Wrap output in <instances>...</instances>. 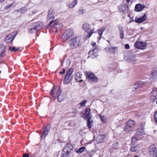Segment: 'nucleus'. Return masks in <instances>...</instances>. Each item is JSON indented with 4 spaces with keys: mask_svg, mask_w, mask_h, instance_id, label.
I'll return each mask as SVG.
<instances>
[{
    "mask_svg": "<svg viewBox=\"0 0 157 157\" xmlns=\"http://www.w3.org/2000/svg\"><path fill=\"white\" fill-rule=\"evenodd\" d=\"M91 110L90 108H88L85 110V113L84 114V117L82 116L84 119L86 120L87 126L89 128H92L91 123H93V120L92 119V116L90 113Z\"/></svg>",
    "mask_w": 157,
    "mask_h": 157,
    "instance_id": "obj_1",
    "label": "nucleus"
},
{
    "mask_svg": "<svg viewBox=\"0 0 157 157\" xmlns=\"http://www.w3.org/2000/svg\"><path fill=\"white\" fill-rule=\"evenodd\" d=\"M73 71V68H70L67 71L63 80V83L64 84H68L71 81L72 79L71 75Z\"/></svg>",
    "mask_w": 157,
    "mask_h": 157,
    "instance_id": "obj_2",
    "label": "nucleus"
},
{
    "mask_svg": "<svg viewBox=\"0 0 157 157\" xmlns=\"http://www.w3.org/2000/svg\"><path fill=\"white\" fill-rule=\"evenodd\" d=\"M43 27V24H39L37 22L33 24L30 27L29 30V33H33L36 32L37 31L40 30Z\"/></svg>",
    "mask_w": 157,
    "mask_h": 157,
    "instance_id": "obj_3",
    "label": "nucleus"
},
{
    "mask_svg": "<svg viewBox=\"0 0 157 157\" xmlns=\"http://www.w3.org/2000/svg\"><path fill=\"white\" fill-rule=\"evenodd\" d=\"M80 41V38L79 36H75L71 39L69 41L70 46L71 49H74L79 46Z\"/></svg>",
    "mask_w": 157,
    "mask_h": 157,
    "instance_id": "obj_4",
    "label": "nucleus"
},
{
    "mask_svg": "<svg viewBox=\"0 0 157 157\" xmlns=\"http://www.w3.org/2000/svg\"><path fill=\"white\" fill-rule=\"evenodd\" d=\"M82 28L88 34L86 36V38H90L94 32L93 30L91 29L90 25L87 23H84L82 25Z\"/></svg>",
    "mask_w": 157,
    "mask_h": 157,
    "instance_id": "obj_5",
    "label": "nucleus"
},
{
    "mask_svg": "<svg viewBox=\"0 0 157 157\" xmlns=\"http://www.w3.org/2000/svg\"><path fill=\"white\" fill-rule=\"evenodd\" d=\"M74 33V31L71 29H68L64 32L62 36V39L64 41L67 40Z\"/></svg>",
    "mask_w": 157,
    "mask_h": 157,
    "instance_id": "obj_6",
    "label": "nucleus"
},
{
    "mask_svg": "<svg viewBox=\"0 0 157 157\" xmlns=\"http://www.w3.org/2000/svg\"><path fill=\"white\" fill-rule=\"evenodd\" d=\"M17 33V31L12 32L8 34L6 36L5 41L7 43H9L13 41Z\"/></svg>",
    "mask_w": 157,
    "mask_h": 157,
    "instance_id": "obj_7",
    "label": "nucleus"
},
{
    "mask_svg": "<svg viewBox=\"0 0 157 157\" xmlns=\"http://www.w3.org/2000/svg\"><path fill=\"white\" fill-rule=\"evenodd\" d=\"M51 126L50 124H47L46 125H44L42 129L43 131L41 136V138H44L48 134L51 129Z\"/></svg>",
    "mask_w": 157,
    "mask_h": 157,
    "instance_id": "obj_8",
    "label": "nucleus"
},
{
    "mask_svg": "<svg viewBox=\"0 0 157 157\" xmlns=\"http://www.w3.org/2000/svg\"><path fill=\"white\" fill-rule=\"evenodd\" d=\"M134 47L138 49L144 50L146 48V43L145 42L137 41L134 44Z\"/></svg>",
    "mask_w": 157,
    "mask_h": 157,
    "instance_id": "obj_9",
    "label": "nucleus"
},
{
    "mask_svg": "<svg viewBox=\"0 0 157 157\" xmlns=\"http://www.w3.org/2000/svg\"><path fill=\"white\" fill-rule=\"evenodd\" d=\"M88 54L90 56L88 57V58H90L92 59H94L96 58L98 56V50L97 48H94L92 50H90Z\"/></svg>",
    "mask_w": 157,
    "mask_h": 157,
    "instance_id": "obj_10",
    "label": "nucleus"
},
{
    "mask_svg": "<svg viewBox=\"0 0 157 157\" xmlns=\"http://www.w3.org/2000/svg\"><path fill=\"white\" fill-rule=\"evenodd\" d=\"M149 155L152 156V157H157V150L154 145H152L149 148Z\"/></svg>",
    "mask_w": 157,
    "mask_h": 157,
    "instance_id": "obj_11",
    "label": "nucleus"
},
{
    "mask_svg": "<svg viewBox=\"0 0 157 157\" xmlns=\"http://www.w3.org/2000/svg\"><path fill=\"white\" fill-rule=\"evenodd\" d=\"M135 125V121L132 120H130L126 123L124 129V130H126L131 129L134 127Z\"/></svg>",
    "mask_w": 157,
    "mask_h": 157,
    "instance_id": "obj_12",
    "label": "nucleus"
},
{
    "mask_svg": "<svg viewBox=\"0 0 157 157\" xmlns=\"http://www.w3.org/2000/svg\"><path fill=\"white\" fill-rule=\"evenodd\" d=\"M128 5L124 3L121 4L119 6V10L120 13H127L128 12Z\"/></svg>",
    "mask_w": 157,
    "mask_h": 157,
    "instance_id": "obj_13",
    "label": "nucleus"
},
{
    "mask_svg": "<svg viewBox=\"0 0 157 157\" xmlns=\"http://www.w3.org/2000/svg\"><path fill=\"white\" fill-rule=\"evenodd\" d=\"M86 77L91 81L96 82L98 81V78L93 72H90L87 73L86 75Z\"/></svg>",
    "mask_w": 157,
    "mask_h": 157,
    "instance_id": "obj_14",
    "label": "nucleus"
},
{
    "mask_svg": "<svg viewBox=\"0 0 157 157\" xmlns=\"http://www.w3.org/2000/svg\"><path fill=\"white\" fill-rule=\"evenodd\" d=\"M61 66H63L67 69L70 66L71 61L68 59H64L63 60L61 61Z\"/></svg>",
    "mask_w": 157,
    "mask_h": 157,
    "instance_id": "obj_15",
    "label": "nucleus"
},
{
    "mask_svg": "<svg viewBox=\"0 0 157 157\" xmlns=\"http://www.w3.org/2000/svg\"><path fill=\"white\" fill-rule=\"evenodd\" d=\"M151 75L150 80L151 82L155 81L157 77V67L151 71Z\"/></svg>",
    "mask_w": 157,
    "mask_h": 157,
    "instance_id": "obj_16",
    "label": "nucleus"
},
{
    "mask_svg": "<svg viewBox=\"0 0 157 157\" xmlns=\"http://www.w3.org/2000/svg\"><path fill=\"white\" fill-rule=\"evenodd\" d=\"M147 18V16L146 14H144L141 17H136L134 21L137 23L140 24L145 21L146 20Z\"/></svg>",
    "mask_w": 157,
    "mask_h": 157,
    "instance_id": "obj_17",
    "label": "nucleus"
},
{
    "mask_svg": "<svg viewBox=\"0 0 157 157\" xmlns=\"http://www.w3.org/2000/svg\"><path fill=\"white\" fill-rule=\"evenodd\" d=\"M106 140V136L104 134L100 135L97 137V143H101L104 142Z\"/></svg>",
    "mask_w": 157,
    "mask_h": 157,
    "instance_id": "obj_18",
    "label": "nucleus"
},
{
    "mask_svg": "<svg viewBox=\"0 0 157 157\" xmlns=\"http://www.w3.org/2000/svg\"><path fill=\"white\" fill-rule=\"evenodd\" d=\"M145 7L144 5L138 3L136 4L135 6L134 10L136 12H140Z\"/></svg>",
    "mask_w": 157,
    "mask_h": 157,
    "instance_id": "obj_19",
    "label": "nucleus"
},
{
    "mask_svg": "<svg viewBox=\"0 0 157 157\" xmlns=\"http://www.w3.org/2000/svg\"><path fill=\"white\" fill-rule=\"evenodd\" d=\"M59 90L56 92V95L57 96V99L59 101H62L64 99V96L61 94L62 91H59L60 88L58 87Z\"/></svg>",
    "mask_w": 157,
    "mask_h": 157,
    "instance_id": "obj_20",
    "label": "nucleus"
},
{
    "mask_svg": "<svg viewBox=\"0 0 157 157\" xmlns=\"http://www.w3.org/2000/svg\"><path fill=\"white\" fill-rule=\"evenodd\" d=\"M54 11L53 9L51 8L48 11V13L47 16V19L48 20H50L52 18L53 19H54Z\"/></svg>",
    "mask_w": 157,
    "mask_h": 157,
    "instance_id": "obj_21",
    "label": "nucleus"
},
{
    "mask_svg": "<svg viewBox=\"0 0 157 157\" xmlns=\"http://www.w3.org/2000/svg\"><path fill=\"white\" fill-rule=\"evenodd\" d=\"M58 23H59V22L57 20H56L53 21V20H52L49 22V23L47 25L48 27L52 28V29H53L56 26V25Z\"/></svg>",
    "mask_w": 157,
    "mask_h": 157,
    "instance_id": "obj_22",
    "label": "nucleus"
},
{
    "mask_svg": "<svg viewBox=\"0 0 157 157\" xmlns=\"http://www.w3.org/2000/svg\"><path fill=\"white\" fill-rule=\"evenodd\" d=\"M70 151L67 150H64V149L62 150L61 157H70L71 155L70 154Z\"/></svg>",
    "mask_w": 157,
    "mask_h": 157,
    "instance_id": "obj_23",
    "label": "nucleus"
},
{
    "mask_svg": "<svg viewBox=\"0 0 157 157\" xmlns=\"http://www.w3.org/2000/svg\"><path fill=\"white\" fill-rule=\"evenodd\" d=\"M6 46L3 44H1V58L4 57L6 54H4L5 51Z\"/></svg>",
    "mask_w": 157,
    "mask_h": 157,
    "instance_id": "obj_24",
    "label": "nucleus"
},
{
    "mask_svg": "<svg viewBox=\"0 0 157 157\" xmlns=\"http://www.w3.org/2000/svg\"><path fill=\"white\" fill-rule=\"evenodd\" d=\"M136 136H142L145 134L144 129L142 128H139L136 130Z\"/></svg>",
    "mask_w": 157,
    "mask_h": 157,
    "instance_id": "obj_25",
    "label": "nucleus"
},
{
    "mask_svg": "<svg viewBox=\"0 0 157 157\" xmlns=\"http://www.w3.org/2000/svg\"><path fill=\"white\" fill-rule=\"evenodd\" d=\"M82 75L79 72L76 73L75 75V79L77 82H81L83 81L82 79L79 80L82 78Z\"/></svg>",
    "mask_w": 157,
    "mask_h": 157,
    "instance_id": "obj_26",
    "label": "nucleus"
},
{
    "mask_svg": "<svg viewBox=\"0 0 157 157\" xmlns=\"http://www.w3.org/2000/svg\"><path fill=\"white\" fill-rule=\"evenodd\" d=\"M63 27V24L61 23H58L56 25L53 30L55 32H58L60 31Z\"/></svg>",
    "mask_w": 157,
    "mask_h": 157,
    "instance_id": "obj_27",
    "label": "nucleus"
},
{
    "mask_svg": "<svg viewBox=\"0 0 157 157\" xmlns=\"http://www.w3.org/2000/svg\"><path fill=\"white\" fill-rule=\"evenodd\" d=\"M140 145L136 144L133 145L131 147V151L132 152H135L138 150L140 148Z\"/></svg>",
    "mask_w": 157,
    "mask_h": 157,
    "instance_id": "obj_28",
    "label": "nucleus"
},
{
    "mask_svg": "<svg viewBox=\"0 0 157 157\" xmlns=\"http://www.w3.org/2000/svg\"><path fill=\"white\" fill-rule=\"evenodd\" d=\"M73 148L72 145L71 144L68 143L65 146L63 149L64 150H67L70 151L72 150Z\"/></svg>",
    "mask_w": 157,
    "mask_h": 157,
    "instance_id": "obj_29",
    "label": "nucleus"
},
{
    "mask_svg": "<svg viewBox=\"0 0 157 157\" xmlns=\"http://www.w3.org/2000/svg\"><path fill=\"white\" fill-rule=\"evenodd\" d=\"M106 29L105 27H103L101 29H99L98 30V33L99 35V39L100 40L101 38L103 32Z\"/></svg>",
    "mask_w": 157,
    "mask_h": 157,
    "instance_id": "obj_30",
    "label": "nucleus"
},
{
    "mask_svg": "<svg viewBox=\"0 0 157 157\" xmlns=\"http://www.w3.org/2000/svg\"><path fill=\"white\" fill-rule=\"evenodd\" d=\"M116 47H106L105 49L107 51H109L111 54H112L115 52V49L117 48Z\"/></svg>",
    "mask_w": 157,
    "mask_h": 157,
    "instance_id": "obj_31",
    "label": "nucleus"
},
{
    "mask_svg": "<svg viewBox=\"0 0 157 157\" xmlns=\"http://www.w3.org/2000/svg\"><path fill=\"white\" fill-rule=\"evenodd\" d=\"M85 147L84 146H83L79 148L78 150L75 149V151L78 154L82 152L85 150Z\"/></svg>",
    "mask_w": 157,
    "mask_h": 157,
    "instance_id": "obj_32",
    "label": "nucleus"
},
{
    "mask_svg": "<svg viewBox=\"0 0 157 157\" xmlns=\"http://www.w3.org/2000/svg\"><path fill=\"white\" fill-rule=\"evenodd\" d=\"M135 85H136V87L137 89L140 88L142 86L143 82L141 81L136 82Z\"/></svg>",
    "mask_w": 157,
    "mask_h": 157,
    "instance_id": "obj_33",
    "label": "nucleus"
},
{
    "mask_svg": "<svg viewBox=\"0 0 157 157\" xmlns=\"http://www.w3.org/2000/svg\"><path fill=\"white\" fill-rule=\"evenodd\" d=\"M58 87H59L58 86H54L53 87L50 92V94L52 95H53L54 94V91H56V92L57 91H56V90H59Z\"/></svg>",
    "mask_w": 157,
    "mask_h": 157,
    "instance_id": "obj_34",
    "label": "nucleus"
},
{
    "mask_svg": "<svg viewBox=\"0 0 157 157\" xmlns=\"http://www.w3.org/2000/svg\"><path fill=\"white\" fill-rule=\"evenodd\" d=\"M77 3L76 2L73 1L71 3L68 4L67 6L68 8H72L75 7L77 4Z\"/></svg>",
    "mask_w": 157,
    "mask_h": 157,
    "instance_id": "obj_35",
    "label": "nucleus"
},
{
    "mask_svg": "<svg viewBox=\"0 0 157 157\" xmlns=\"http://www.w3.org/2000/svg\"><path fill=\"white\" fill-rule=\"evenodd\" d=\"M119 147V143L118 142H116L115 143L113 144L112 146V147L115 150L118 149Z\"/></svg>",
    "mask_w": 157,
    "mask_h": 157,
    "instance_id": "obj_36",
    "label": "nucleus"
},
{
    "mask_svg": "<svg viewBox=\"0 0 157 157\" xmlns=\"http://www.w3.org/2000/svg\"><path fill=\"white\" fill-rule=\"evenodd\" d=\"M151 93L152 95H154V97H155L156 95L157 96V88H154L151 92Z\"/></svg>",
    "mask_w": 157,
    "mask_h": 157,
    "instance_id": "obj_37",
    "label": "nucleus"
},
{
    "mask_svg": "<svg viewBox=\"0 0 157 157\" xmlns=\"http://www.w3.org/2000/svg\"><path fill=\"white\" fill-rule=\"evenodd\" d=\"M27 9L26 7H22L18 11V12H20L22 13H24L26 12Z\"/></svg>",
    "mask_w": 157,
    "mask_h": 157,
    "instance_id": "obj_38",
    "label": "nucleus"
},
{
    "mask_svg": "<svg viewBox=\"0 0 157 157\" xmlns=\"http://www.w3.org/2000/svg\"><path fill=\"white\" fill-rule=\"evenodd\" d=\"M120 37L121 39H124V32L123 30L119 31Z\"/></svg>",
    "mask_w": 157,
    "mask_h": 157,
    "instance_id": "obj_39",
    "label": "nucleus"
},
{
    "mask_svg": "<svg viewBox=\"0 0 157 157\" xmlns=\"http://www.w3.org/2000/svg\"><path fill=\"white\" fill-rule=\"evenodd\" d=\"M9 50L11 52H16V48L14 46L12 47L11 46H10L9 48Z\"/></svg>",
    "mask_w": 157,
    "mask_h": 157,
    "instance_id": "obj_40",
    "label": "nucleus"
},
{
    "mask_svg": "<svg viewBox=\"0 0 157 157\" xmlns=\"http://www.w3.org/2000/svg\"><path fill=\"white\" fill-rule=\"evenodd\" d=\"M87 101L85 100H83L80 103V105L82 106H84L86 105V103L87 102Z\"/></svg>",
    "mask_w": 157,
    "mask_h": 157,
    "instance_id": "obj_41",
    "label": "nucleus"
},
{
    "mask_svg": "<svg viewBox=\"0 0 157 157\" xmlns=\"http://www.w3.org/2000/svg\"><path fill=\"white\" fill-rule=\"evenodd\" d=\"M153 116L154 121L157 123V110L155 112Z\"/></svg>",
    "mask_w": 157,
    "mask_h": 157,
    "instance_id": "obj_42",
    "label": "nucleus"
},
{
    "mask_svg": "<svg viewBox=\"0 0 157 157\" xmlns=\"http://www.w3.org/2000/svg\"><path fill=\"white\" fill-rule=\"evenodd\" d=\"M117 26L119 29V31L123 30V27L121 24L118 25Z\"/></svg>",
    "mask_w": 157,
    "mask_h": 157,
    "instance_id": "obj_43",
    "label": "nucleus"
},
{
    "mask_svg": "<svg viewBox=\"0 0 157 157\" xmlns=\"http://www.w3.org/2000/svg\"><path fill=\"white\" fill-rule=\"evenodd\" d=\"M145 124V122H142L140 124V128H142L143 129H144Z\"/></svg>",
    "mask_w": 157,
    "mask_h": 157,
    "instance_id": "obj_44",
    "label": "nucleus"
},
{
    "mask_svg": "<svg viewBox=\"0 0 157 157\" xmlns=\"http://www.w3.org/2000/svg\"><path fill=\"white\" fill-rule=\"evenodd\" d=\"M78 13L80 15H81L83 13L84 11L82 9H79L78 10Z\"/></svg>",
    "mask_w": 157,
    "mask_h": 157,
    "instance_id": "obj_45",
    "label": "nucleus"
},
{
    "mask_svg": "<svg viewBox=\"0 0 157 157\" xmlns=\"http://www.w3.org/2000/svg\"><path fill=\"white\" fill-rule=\"evenodd\" d=\"M29 154L26 153H24L23 155V157H29Z\"/></svg>",
    "mask_w": 157,
    "mask_h": 157,
    "instance_id": "obj_46",
    "label": "nucleus"
},
{
    "mask_svg": "<svg viewBox=\"0 0 157 157\" xmlns=\"http://www.w3.org/2000/svg\"><path fill=\"white\" fill-rule=\"evenodd\" d=\"M65 68H63V69L62 71H61L59 72V74H65Z\"/></svg>",
    "mask_w": 157,
    "mask_h": 157,
    "instance_id": "obj_47",
    "label": "nucleus"
},
{
    "mask_svg": "<svg viewBox=\"0 0 157 157\" xmlns=\"http://www.w3.org/2000/svg\"><path fill=\"white\" fill-rule=\"evenodd\" d=\"M132 91H135L136 90L138 89L136 87V85H134L133 87H132Z\"/></svg>",
    "mask_w": 157,
    "mask_h": 157,
    "instance_id": "obj_48",
    "label": "nucleus"
},
{
    "mask_svg": "<svg viewBox=\"0 0 157 157\" xmlns=\"http://www.w3.org/2000/svg\"><path fill=\"white\" fill-rule=\"evenodd\" d=\"M12 5H13V4H10L8 5H7V6H6L5 7V9H6V10H7L10 7L12 6Z\"/></svg>",
    "mask_w": 157,
    "mask_h": 157,
    "instance_id": "obj_49",
    "label": "nucleus"
},
{
    "mask_svg": "<svg viewBox=\"0 0 157 157\" xmlns=\"http://www.w3.org/2000/svg\"><path fill=\"white\" fill-rule=\"evenodd\" d=\"M125 48L126 49H128L130 48V46L128 44H126L125 45Z\"/></svg>",
    "mask_w": 157,
    "mask_h": 157,
    "instance_id": "obj_50",
    "label": "nucleus"
},
{
    "mask_svg": "<svg viewBox=\"0 0 157 157\" xmlns=\"http://www.w3.org/2000/svg\"><path fill=\"white\" fill-rule=\"evenodd\" d=\"M131 140L132 141H136L137 140V138L136 137H134L132 138Z\"/></svg>",
    "mask_w": 157,
    "mask_h": 157,
    "instance_id": "obj_51",
    "label": "nucleus"
},
{
    "mask_svg": "<svg viewBox=\"0 0 157 157\" xmlns=\"http://www.w3.org/2000/svg\"><path fill=\"white\" fill-rule=\"evenodd\" d=\"M133 17H131V18L130 19V21H129V23H131L132 22H133L134 21L133 20Z\"/></svg>",
    "mask_w": 157,
    "mask_h": 157,
    "instance_id": "obj_52",
    "label": "nucleus"
},
{
    "mask_svg": "<svg viewBox=\"0 0 157 157\" xmlns=\"http://www.w3.org/2000/svg\"><path fill=\"white\" fill-rule=\"evenodd\" d=\"M92 44L93 47H94L96 45V43L95 42H93L92 43Z\"/></svg>",
    "mask_w": 157,
    "mask_h": 157,
    "instance_id": "obj_53",
    "label": "nucleus"
},
{
    "mask_svg": "<svg viewBox=\"0 0 157 157\" xmlns=\"http://www.w3.org/2000/svg\"><path fill=\"white\" fill-rule=\"evenodd\" d=\"M100 118L101 119V120L102 121H103V120L104 119V117H103L102 116H100Z\"/></svg>",
    "mask_w": 157,
    "mask_h": 157,
    "instance_id": "obj_54",
    "label": "nucleus"
},
{
    "mask_svg": "<svg viewBox=\"0 0 157 157\" xmlns=\"http://www.w3.org/2000/svg\"><path fill=\"white\" fill-rule=\"evenodd\" d=\"M124 59H126L127 61H128V58L127 57H124Z\"/></svg>",
    "mask_w": 157,
    "mask_h": 157,
    "instance_id": "obj_55",
    "label": "nucleus"
},
{
    "mask_svg": "<svg viewBox=\"0 0 157 157\" xmlns=\"http://www.w3.org/2000/svg\"><path fill=\"white\" fill-rule=\"evenodd\" d=\"M0 63H1V64H2V65H1V67H2L3 65L2 64L3 63L2 61H1V60Z\"/></svg>",
    "mask_w": 157,
    "mask_h": 157,
    "instance_id": "obj_56",
    "label": "nucleus"
},
{
    "mask_svg": "<svg viewBox=\"0 0 157 157\" xmlns=\"http://www.w3.org/2000/svg\"><path fill=\"white\" fill-rule=\"evenodd\" d=\"M20 48H16V52L17 51H19L20 50Z\"/></svg>",
    "mask_w": 157,
    "mask_h": 157,
    "instance_id": "obj_57",
    "label": "nucleus"
},
{
    "mask_svg": "<svg viewBox=\"0 0 157 157\" xmlns=\"http://www.w3.org/2000/svg\"><path fill=\"white\" fill-rule=\"evenodd\" d=\"M5 66H6V67H8V65H7V64L5 63Z\"/></svg>",
    "mask_w": 157,
    "mask_h": 157,
    "instance_id": "obj_58",
    "label": "nucleus"
},
{
    "mask_svg": "<svg viewBox=\"0 0 157 157\" xmlns=\"http://www.w3.org/2000/svg\"><path fill=\"white\" fill-rule=\"evenodd\" d=\"M77 1H78V0H74V2H76L77 3Z\"/></svg>",
    "mask_w": 157,
    "mask_h": 157,
    "instance_id": "obj_59",
    "label": "nucleus"
},
{
    "mask_svg": "<svg viewBox=\"0 0 157 157\" xmlns=\"http://www.w3.org/2000/svg\"><path fill=\"white\" fill-rule=\"evenodd\" d=\"M107 41L109 44L110 45V44L109 42V40H107Z\"/></svg>",
    "mask_w": 157,
    "mask_h": 157,
    "instance_id": "obj_60",
    "label": "nucleus"
},
{
    "mask_svg": "<svg viewBox=\"0 0 157 157\" xmlns=\"http://www.w3.org/2000/svg\"><path fill=\"white\" fill-rule=\"evenodd\" d=\"M134 157H139L137 155H135Z\"/></svg>",
    "mask_w": 157,
    "mask_h": 157,
    "instance_id": "obj_61",
    "label": "nucleus"
},
{
    "mask_svg": "<svg viewBox=\"0 0 157 157\" xmlns=\"http://www.w3.org/2000/svg\"><path fill=\"white\" fill-rule=\"evenodd\" d=\"M141 28V29H144V28H143V27H141V28Z\"/></svg>",
    "mask_w": 157,
    "mask_h": 157,
    "instance_id": "obj_62",
    "label": "nucleus"
},
{
    "mask_svg": "<svg viewBox=\"0 0 157 157\" xmlns=\"http://www.w3.org/2000/svg\"><path fill=\"white\" fill-rule=\"evenodd\" d=\"M4 1H5V0H1V1L3 2Z\"/></svg>",
    "mask_w": 157,
    "mask_h": 157,
    "instance_id": "obj_63",
    "label": "nucleus"
},
{
    "mask_svg": "<svg viewBox=\"0 0 157 157\" xmlns=\"http://www.w3.org/2000/svg\"><path fill=\"white\" fill-rule=\"evenodd\" d=\"M53 48H50V50L51 51L52 49Z\"/></svg>",
    "mask_w": 157,
    "mask_h": 157,
    "instance_id": "obj_64",
    "label": "nucleus"
}]
</instances>
